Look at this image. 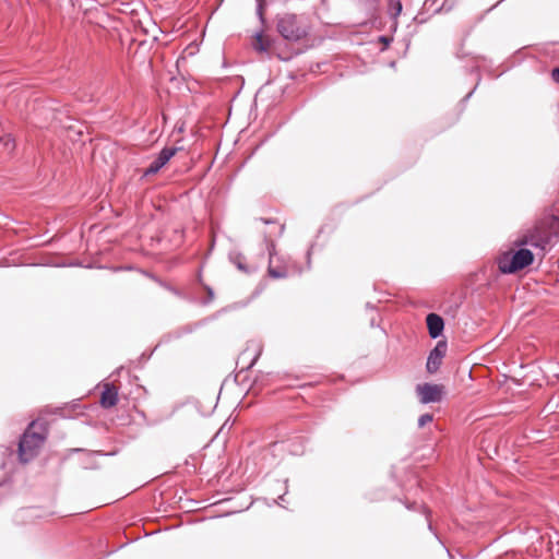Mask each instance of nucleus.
Returning a JSON list of instances; mask_svg holds the SVG:
<instances>
[{
    "label": "nucleus",
    "instance_id": "1",
    "mask_svg": "<svg viewBox=\"0 0 559 559\" xmlns=\"http://www.w3.org/2000/svg\"><path fill=\"white\" fill-rule=\"evenodd\" d=\"M559 238V219H543L524 229L514 240L516 247H532L546 251Z\"/></svg>",
    "mask_w": 559,
    "mask_h": 559
},
{
    "label": "nucleus",
    "instance_id": "2",
    "mask_svg": "<svg viewBox=\"0 0 559 559\" xmlns=\"http://www.w3.org/2000/svg\"><path fill=\"white\" fill-rule=\"evenodd\" d=\"M519 248L515 252L509 251L499 255L497 263L501 273L512 274L533 263L532 251L524 247Z\"/></svg>",
    "mask_w": 559,
    "mask_h": 559
},
{
    "label": "nucleus",
    "instance_id": "3",
    "mask_svg": "<svg viewBox=\"0 0 559 559\" xmlns=\"http://www.w3.org/2000/svg\"><path fill=\"white\" fill-rule=\"evenodd\" d=\"M277 31L287 40L298 41L306 33L298 25L297 16L292 13H286L277 20Z\"/></svg>",
    "mask_w": 559,
    "mask_h": 559
},
{
    "label": "nucleus",
    "instance_id": "4",
    "mask_svg": "<svg viewBox=\"0 0 559 559\" xmlns=\"http://www.w3.org/2000/svg\"><path fill=\"white\" fill-rule=\"evenodd\" d=\"M35 420L28 424L26 431L19 442V460L21 463H28L35 457Z\"/></svg>",
    "mask_w": 559,
    "mask_h": 559
},
{
    "label": "nucleus",
    "instance_id": "5",
    "mask_svg": "<svg viewBox=\"0 0 559 559\" xmlns=\"http://www.w3.org/2000/svg\"><path fill=\"white\" fill-rule=\"evenodd\" d=\"M416 392L419 397L420 403H436L440 402L443 396V386L439 384L432 383H424L418 384L416 386Z\"/></svg>",
    "mask_w": 559,
    "mask_h": 559
},
{
    "label": "nucleus",
    "instance_id": "6",
    "mask_svg": "<svg viewBox=\"0 0 559 559\" xmlns=\"http://www.w3.org/2000/svg\"><path fill=\"white\" fill-rule=\"evenodd\" d=\"M178 152V147H164L144 170V176L157 174Z\"/></svg>",
    "mask_w": 559,
    "mask_h": 559
},
{
    "label": "nucleus",
    "instance_id": "7",
    "mask_svg": "<svg viewBox=\"0 0 559 559\" xmlns=\"http://www.w3.org/2000/svg\"><path fill=\"white\" fill-rule=\"evenodd\" d=\"M445 353L447 344L444 342H439L428 356L426 364L428 372L433 373L439 369Z\"/></svg>",
    "mask_w": 559,
    "mask_h": 559
},
{
    "label": "nucleus",
    "instance_id": "8",
    "mask_svg": "<svg viewBox=\"0 0 559 559\" xmlns=\"http://www.w3.org/2000/svg\"><path fill=\"white\" fill-rule=\"evenodd\" d=\"M429 335L432 338H437L441 335L444 322L443 319L437 313H429L426 318Z\"/></svg>",
    "mask_w": 559,
    "mask_h": 559
},
{
    "label": "nucleus",
    "instance_id": "9",
    "mask_svg": "<svg viewBox=\"0 0 559 559\" xmlns=\"http://www.w3.org/2000/svg\"><path fill=\"white\" fill-rule=\"evenodd\" d=\"M118 403V390L111 384H106L100 396V405L104 408L114 407Z\"/></svg>",
    "mask_w": 559,
    "mask_h": 559
},
{
    "label": "nucleus",
    "instance_id": "10",
    "mask_svg": "<svg viewBox=\"0 0 559 559\" xmlns=\"http://www.w3.org/2000/svg\"><path fill=\"white\" fill-rule=\"evenodd\" d=\"M402 3L400 0H391L389 2L388 12L394 20L401 14L402 12Z\"/></svg>",
    "mask_w": 559,
    "mask_h": 559
},
{
    "label": "nucleus",
    "instance_id": "11",
    "mask_svg": "<svg viewBox=\"0 0 559 559\" xmlns=\"http://www.w3.org/2000/svg\"><path fill=\"white\" fill-rule=\"evenodd\" d=\"M253 47L255 50L259 51H267V49L270 48V43L263 38V35L261 33H257Z\"/></svg>",
    "mask_w": 559,
    "mask_h": 559
},
{
    "label": "nucleus",
    "instance_id": "12",
    "mask_svg": "<svg viewBox=\"0 0 559 559\" xmlns=\"http://www.w3.org/2000/svg\"><path fill=\"white\" fill-rule=\"evenodd\" d=\"M230 260L240 271L248 272V267L243 263L245 257L241 253L230 254Z\"/></svg>",
    "mask_w": 559,
    "mask_h": 559
},
{
    "label": "nucleus",
    "instance_id": "13",
    "mask_svg": "<svg viewBox=\"0 0 559 559\" xmlns=\"http://www.w3.org/2000/svg\"><path fill=\"white\" fill-rule=\"evenodd\" d=\"M269 274L273 278H282L286 276V272L284 270H277L272 267L271 265L269 266Z\"/></svg>",
    "mask_w": 559,
    "mask_h": 559
},
{
    "label": "nucleus",
    "instance_id": "14",
    "mask_svg": "<svg viewBox=\"0 0 559 559\" xmlns=\"http://www.w3.org/2000/svg\"><path fill=\"white\" fill-rule=\"evenodd\" d=\"M433 419L432 415L431 414H423L419 418H418V427H424L426 426L427 424L431 423Z\"/></svg>",
    "mask_w": 559,
    "mask_h": 559
},
{
    "label": "nucleus",
    "instance_id": "15",
    "mask_svg": "<svg viewBox=\"0 0 559 559\" xmlns=\"http://www.w3.org/2000/svg\"><path fill=\"white\" fill-rule=\"evenodd\" d=\"M257 14L262 23H264V0H257Z\"/></svg>",
    "mask_w": 559,
    "mask_h": 559
},
{
    "label": "nucleus",
    "instance_id": "16",
    "mask_svg": "<svg viewBox=\"0 0 559 559\" xmlns=\"http://www.w3.org/2000/svg\"><path fill=\"white\" fill-rule=\"evenodd\" d=\"M36 438H37V448H38L39 444L43 443L46 440V438H47V430L43 429V432L37 431Z\"/></svg>",
    "mask_w": 559,
    "mask_h": 559
},
{
    "label": "nucleus",
    "instance_id": "17",
    "mask_svg": "<svg viewBox=\"0 0 559 559\" xmlns=\"http://www.w3.org/2000/svg\"><path fill=\"white\" fill-rule=\"evenodd\" d=\"M551 78L555 82L559 83V68H555L551 71Z\"/></svg>",
    "mask_w": 559,
    "mask_h": 559
},
{
    "label": "nucleus",
    "instance_id": "18",
    "mask_svg": "<svg viewBox=\"0 0 559 559\" xmlns=\"http://www.w3.org/2000/svg\"><path fill=\"white\" fill-rule=\"evenodd\" d=\"M44 415H45V412L40 411V413L37 415V418H36L37 425L40 424V427L43 426V423L45 421Z\"/></svg>",
    "mask_w": 559,
    "mask_h": 559
},
{
    "label": "nucleus",
    "instance_id": "19",
    "mask_svg": "<svg viewBox=\"0 0 559 559\" xmlns=\"http://www.w3.org/2000/svg\"><path fill=\"white\" fill-rule=\"evenodd\" d=\"M260 354H261V349H260V348H258L257 354L254 355V357H253L252 361H251V362H250V365H249L250 367L254 365V362L257 361V359H258V357L260 356Z\"/></svg>",
    "mask_w": 559,
    "mask_h": 559
},
{
    "label": "nucleus",
    "instance_id": "20",
    "mask_svg": "<svg viewBox=\"0 0 559 559\" xmlns=\"http://www.w3.org/2000/svg\"><path fill=\"white\" fill-rule=\"evenodd\" d=\"M0 140L4 142V145L7 147H9L10 143L12 142V140H11V138L9 135L3 138V139H0Z\"/></svg>",
    "mask_w": 559,
    "mask_h": 559
},
{
    "label": "nucleus",
    "instance_id": "21",
    "mask_svg": "<svg viewBox=\"0 0 559 559\" xmlns=\"http://www.w3.org/2000/svg\"><path fill=\"white\" fill-rule=\"evenodd\" d=\"M206 290H207V294H209V296H210V299H213V297H214V293H213L212 288L206 287Z\"/></svg>",
    "mask_w": 559,
    "mask_h": 559
},
{
    "label": "nucleus",
    "instance_id": "22",
    "mask_svg": "<svg viewBox=\"0 0 559 559\" xmlns=\"http://www.w3.org/2000/svg\"><path fill=\"white\" fill-rule=\"evenodd\" d=\"M499 4H500V1H497L496 4H493L492 8H497V5H499Z\"/></svg>",
    "mask_w": 559,
    "mask_h": 559
},
{
    "label": "nucleus",
    "instance_id": "23",
    "mask_svg": "<svg viewBox=\"0 0 559 559\" xmlns=\"http://www.w3.org/2000/svg\"><path fill=\"white\" fill-rule=\"evenodd\" d=\"M499 4H500V1H497L496 4H493L492 8H497V5H499Z\"/></svg>",
    "mask_w": 559,
    "mask_h": 559
},
{
    "label": "nucleus",
    "instance_id": "24",
    "mask_svg": "<svg viewBox=\"0 0 559 559\" xmlns=\"http://www.w3.org/2000/svg\"><path fill=\"white\" fill-rule=\"evenodd\" d=\"M499 4H500V1H497L496 4H493L492 8H497V5H499Z\"/></svg>",
    "mask_w": 559,
    "mask_h": 559
}]
</instances>
